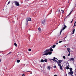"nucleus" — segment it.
<instances>
[{
  "label": "nucleus",
  "mask_w": 76,
  "mask_h": 76,
  "mask_svg": "<svg viewBox=\"0 0 76 76\" xmlns=\"http://www.w3.org/2000/svg\"><path fill=\"white\" fill-rule=\"evenodd\" d=\"M52 48L53 47H51L50 49L46 50L42 53V55L43 56H47L48 55H51L52 54L51 51H53V50L52 49Z\"/></svg>",
  "instance_id": "obj_1"
},
{
  "label": "nucleus",
  "mask_w": 76,
  "mask_h": 76,
  "mask_svg": "<svg viewBox=\"0 0 76 76\" xmlns=\"http://www.w3.org/2000/svg\"><path fill=\"white\" fill-rule=\"evenodd\" d=\"M64 26L63 25V29L61 30L60 31V34H61V33L62 32V31H63V30H64V29H66V28L67 26H66L65 24H64V27H63Z\"/></svg>",
  "instance_id": "obj_2"
},
{
  "label": "nucleus",
  "mask_w": 76,
  "mask_h": 76,
  "mask_svg": "<svg viewBox=\"0 0 76 76\" xmlns=\"http://www.w3.org/2000/svg\"><path fill=\"white\" fill-rule=\"evenodd\" d=\"M14 3H15V4L16 6H20V5L19 4V3L18 2H17V1H15L14 2Z\"/></svg>",
  "instance_id": "obj_3"
},
{
  "label": "nucleus",
  "mask_w": 76,
  "mask_h": 76,
  "mask_svg": "<svg viewBox=\"0 0 76 76\" xmlns=\"http://www.w3.org/2000/svg\"><path fill=\"white\" fill-rule=\"evenodd\" d=\"M73 74V72L72 71L69 72L68 73V75L69 76H72Z\"/></svg>",
  "instance_id": "obj_4"
},
{
  "label": "nucleus",
  "mask_w": 76,
  "mask_h": 76,
  "mask_svg": "<svg viewBox=\"0 0 76 76\" xmlns=\"http://www.w3.org/2000/svg\"><path fill=\"white\" fill-rule=\"evenodd\" d=\"M58 66L59 67H60V69L61 70H62V66H61V64L60 63H58Z\"/></svg>",
  "instance_id": "obj_5"
},
{
  "label": "nucleus",
  "mask_w": 76,
  "mask_h": 76,
  "mask_svg": "<svg viewBox=\"0 0 76 76\" xmlns=\"http://www.w3.org/2000/svg\"><path fill=\"white\" fill-rule=\"evenodd\" d=\"M31 18H28L27 19V21L28 22V21H31Z\"/></svg>",
  "instance_id": "obj_6"
},
{
  "label": "nucleus",
  "mask_w": 76,
  "mask_h": 76,
  "mask_svg": "<svg viewBox=\"0 0 76 76\" xmlns=\"http://www.w3.org/2000/svg\"><path fill=\"white\" fill-rule=\"evenodd\" d=\"M69 60H70V61H71V60H72V61H74V60H75V59L73 58H72L70 59Z\"/></svg>",
  "instance_id": "obj_7"
},
{
  "label": "nucleus",
  "mask_w": 76,
  "mask_h": 76,
  "mask_svg": "<svg viewBox=\"0 0 76 76\" xmlns=\"http://www.w3.org/2000/svg\"><path fill=\"white\" fill-rule=\"evenodd\" d=\"M56 58L55 57H54L53 58V59H50V61H51V60H53V61H54V60L55 59H56Z\"/></svg>",
  "instance_id": "obj_8"
},
{
  "label": "nucleus",
  "mask_w": 76,
  "mask_h": 76,
  "mask_svg": "<svg viewBox=\"0 0 76 76\" xmlns=\"http://www.w3.org/2000/svg\"><path fill=\"white\" fill-rule=\"evenodd\" d=\"M71 11L69 13V14L67 16H69V15H70V14H71V13H72V12L73 11V9H72L71 10Z\"/></svg>",
  "instance_id": "obj_9"
},
{
  "label": "nucleus",
  "mask_w": 76,
  "mask_h": 76,
  "mask_svg": "<svg viewBox=\"0 0 76 76\" xmlns=\"http://www.w3.org/2000/svg\"><path fill=\"white\" fill-rule=\"evenodd\" d=\"M45 22V20H43L42 21V24H44V23Z\"/></svg>",
  "instance_id": "obj_10"
},
{
  "label": "nucleus",
  "mask_w": 76,
  "mask_h": 76,
  "mask_svg": "<svg viewBox=\"0 0 76 76\" xmlns=\"http://www.w3.org/2000/svg\"><path fill=\"white\" fill-rule=\"evenodd\" d=\"M58 62H57V64H58V63H61V60H59V61H58Z\"/></svg>",
  "instance_id": "obj_11"
},
{
  "label": "nucleus",
  "mask_w": 76,
  "mask_h": 76,
  "mask_svg": "<svg viewBox=\"0 0 76 76\" xmlns=\"http://www.w3.org/2000/svg\"><path fill=\"white\" fill-rule=\"evenodd\" d=\"M67 50L68 51L69 53H70V48H67Z\"/></svg>",
  "instance_id": "obj_12"
},
{
  "label": "nucleus",
  "mask_w": 76,
  "mask_h": 76,
  "mask_svg": "<svg viewBox=\"0 0 76 76\" xmlns=\"http://www.w3.org/2000/svg\"><path fill=\"white\" fill-rule=\"evenodd\" d=\"M75 29H73V31H72L73 33H72V34H74V33H75Z\"/></svg>",
  "instance_id": "obj_13"
},
{
  "label": "nucleus",
  "mask_w": 76,
  "mask_h": 76,
  "mask_svg": "<svg viewBox=\"0 0 76 76\" xmlns=\"http://www.w3.org/2000/svg\"><path fill=\"white\" fill-rule=\"evenodd\" d=\"M50 69H51V68L50 66H48V70H50Z\"/></svg>",
  "instance_id": "obj_14"
},
{
  "label": "nucleus",
  "mask_w": 76,
  "mask_h": 76,
  "mask_svg": "<svg viewBox=\"0 0 76 76\" xmlns=\"http://www.w3.org/2000/svg\"><path fill=\"white\" fill-rule=\"evenodd\" d=\"M26 72H31L30 73V74H32V72L31 71H26Z\"/></svg>",
  "instance_id": "obj_15"
},
{
  "label": "nucleus",
  "mask_w": 76,
  "mask_h": 76,
  "mask_svg": "<svg viewBox=\"0 0 76 76\" xmlns=\"http://www.w3.org/2000/svg\"><path fill=\"white\" fill-rule=\"evenodd\" d=\"M56 47V45H53V46H51V47H52L53 48H55Z\"/></svg>",
  "instance_id": "obj_16"
},
{
  "label": "nucleus",
  "mask_w": 76,
  "mask_h": 76,
  "mask_svg": "<svg viewBox=\"0 0 76 76\" xmlns=\"http://www.w3.org/2000/svg\"><path fill=\"white\" fill-rule=\"evenodd\" d=\"M14 45L15 47H17V44L16 43H15Z\"/></svg>",
  "instance_id": "obj_17"
},
{
  "label": "nucleus",
  "mask_w": 76,
  "mask_h": 76,
  "mask_svg": "<svg viewBox=\"0 0 76 76\" xmlns=\"http://www.w3.org/2000/svg\"><path fill=\"white\" fill-rule=\"evenodd\" d=\"M41 63H43V62H44V60H43V59L41 60Z\"/></svg>",
  "instance_id": "obj_18"
},
{
  "label": "nucleus",
  "mask_w": 76,
  "mask_h": 76,
  "mask_svg": "<svg viewBox=\"0 0 76 76\" xmlns=\"http://www.w3.org/2000/svg\"><path fill=\"white\" fill-rule=\"evenodd\" d=\"M70 69V71H71V72H72V70H73V69H72V68H69Z\"/></svg>",
  "instance_id": "obj_19"
},
{
  "label": "nucleus",
  "mask_w": 76,
  "mask_h": 76,
  "mask_svg": "<svg viewBox=\"0 0 76 76\" xmlns=\"http://www.w3.org/2000/svg\"><path fill=\"white\" fill-rule=\"evenodd\" d=\"M17 63H19L20 62V60H19L17 61Z\"/></svg>",
  "instance_id": "obj_20"
},
{
  "label": "nucleus",
  "mask_w": 76,
  "mask_h": 76,
  "mask_svg": "<svg viewBox=\"0 0 76 76\" xmlns=\"http://www.w3.org/2000/svg\"><path fill=\"white\" fill-rule=\"evenodd\" d=\"M74 26H76V22L74 24Z\"/></svg>",
  "instance_id": "obj_21"
},
{
  "label": "nucleus",
  "mask_w": 76,
  "mask_h": 76,
  "mask_svg": "<svg viewBox=\"0 0 76 76\" xmlns=\"http://www.w3.org/2000/svg\"><path fill=\"white\" fill-rule=\"evenodd\" d=\"M44 61L45 62H47V59H45Z\"/></svg>",
  "instance_id": "obj_22"
},
{
  "label": "nucleus",
  "mask_w": 76,
  "mask_h": 76,
  "mask_svg": "<svg viewBox=\"0 0 76 76\" xmlns=\"http://www.w3.org/2000/svg\"><path fill=\"white\" fill-rule=\"evenodd\" d=\"M66 69H69V66H66Z\"/></svg>",
  "instance_id": "obj_23"
},
{
  "label": "nucleus",
  "mask_w": 76,
  "mask_h": 76,
  "mask_svg": "<svg viewBox=\"0 0 76 76\" xmlns=\"http://www.w3.org/2000/svg\"><path fill=\"white\" fill-rule=\"evenodd\" d=\"M38 30L39 31H41V28H39Z\"/></svg>",
  "instance_id": "obj_24"
},
{
  "label": "nucleus",
  "mask_w": 76,
  "mask_h": 76,
  "mask_svg": "<svg viewBox=\"0 0 76 76\" xmlns=\"http://www.w3.org/2000/svg\"><path fill=\"white\" fill-rule=\"evenodd\" d=\"M63 42V41H61L58 42L59 43H61V42Z\"/></svg>",
  "instance_id": "obj_25"
},
{
  "label": "nucleus",
  "mask_w": 76,
  "mask_h": 76,
  "mask_svg": "<svg viewBox=\"0 0 76 76\" xmlns=\"http://www.w3.org/2000/svg\"><path fill=\"white\" fill-rule=\"evenodd\" d=\"M63 58H64V59H66V57L64 56H63Z\"/></svg>",
  "instance_id": "obj_26"
},
{
  "label": "nucleus",
  "mask_w": 76,
  "mask_h": 76,
  "mask_svg": "<svg viewBox=\"0 0 76 76\" xmlns=\"http://www.w3.org/2000/svg\"><path fill=\"white\" fill-rule=\"evenodd\" d=\"M70 53H69V54L68 55V56H70Z\"/></svg>",
  "instance_id": "obj_27"
},
{
  "label": "nucleus",
  "mask_w": 76,
  "mask_h": 76,
  "mask_svg": "<svg viewBox=\"0 0 76 76\" xmlns=\"http://www.w3.org/2000/svg\"><path fill=\"white\" fill-rule=\"evenodd\" d=\"M53 68H54V69H55L56 68V66H53Z\"/></svg>",
  "instance_id": "obj_28"
},
{
  "label": "nucleus",
  "mask_w": 76,
  "mask_h": 76,
  "mask_svg": "<svg viewBox=\"0 0 76 76\" xmlns=\"http://www.w3.org/2000/svg\"><path fill=\"white\" fill-rule=\"evenodd\" d=\"M28 51H31V49H28Z\"/></svg>",
  "instance_id": "obj_29"
},
{
  "label": "nucleus",
  "mask_w": 76,
  "mask_h": 76,
  "mask_svg": "<svg viewBox=\"0 0 76 76\" xmlns=\"http://www.w3.org/2000/svg\"><path fill=\"white\" fill-rule=\"evenodd\" d=\"M10 1H9L8 3V4H10Z\"/></svg>",
  "instance_id": "obj_30"
},
{
  "label": "nucleus",
  "mask_w": 76,
  "mask_h": 76,
  "mask_svg": "<svg viewBox=\"0 0 76 76\" xmlns=\"http://www.w3.org/2000/svg\"><path fill=\"white\" fill-rule=\"evenodd\" d=\"M61 11L62 13H64V10H61Z\"/></svg>",
  "instance_id": "obj_31"
},
{
  "label": "nucleus",
  "mask_w": 76,
  "mask_h": 76,
  "mask_svg": "<svg viewBox=\"0 0 76 76\" xmlns=\"http://www.w3.org/2000/svg\"><path fill=\"white\" fill-rule=\"evenodd\" d=\"M54 61H56V62H58L57 61V60H56L55 59Z\"/></svg>",
  "instance_id": "obj_32"
},
{
  "label": "nucleus",
  "mask_w": 76,
  "mask_h": 76,
  "mask_svg": "<svg viewBox=\"0 0 76 76\" xmlns=\"http://www.w3.org/2000/svg\"><path fill=\"white\" fill-rule=\"evenodd\" d=\"M22 76H25V74H23L22 75Z\"/></svg>",
  "instance_id": "obj_33"
},
{
  "label": "nucleus",
  "mask_w": 76,
  "mask_h": 76,
  "mask_svg": "<svg viewBox=\"0 0 76 76\" xmlns=\"http://www.w3.org/2000/svg\"><path fill=\"white\" fill-rule=\"evenodd\" d=\"M54 76H57V75H54Z\"/></svg>",
  "instance_id": "obj_34"
},
{
  "label": "nucleus",
  "mask_w": 76,
  "mask_h": 76,
  "mask_svg": "<svg viewBox=\"0 0 76 76\" xmlns=\"http://www.w3.org/2000/svg\"><path fill=\"white\" fill-rule=\"evenodd\" d=\"M72 22H73V20H72V21H71V23H72Z\"/></svg>",
  "instance_id": "obj_35"
},
{
  "label": "nucleus",
  "mask_w": 76,
  "mask_h": 76,
  "mask_svg": "<svg viewBox=\"0 0 76 76\" xmlns=\"http://www.w3.org/2000/svg\"><path fill=\"white\" fill-rule=\"evenodd\" d=\"M11 54V52H10L8 53V54Z\"/></svg>",
  "instance_id": "obj_36"
},
{
  "label": "nucleus",
  "mask_w": 76,
  "mask_h": 76,
  "mask_svg": "<svg viewBox=\"0 0 76 76\" xmlns=\"http://www.w3.org/2000/svg\"><path fill=\"white\" fill-rule=\"evenodd\" d=\"M58 43H56V44L57 45V44H58Z\"/></svg>",
  "instance_id": "obj_37"
},
{
  "label": "nucleus",
  "mask_w": 76,
  "mask_h": 76,
  "mask_svg": "<svg viewBox=\"0 0 76 76\" xmlns=\"http://www.w3.org/2000/svg\"><path fill=\"white\" fill-rule=\"evenodd\" d=\"M56 60H58V59H57V58H56Z\"/></svg>",
  "instance_id": "obj_38"
},
{
  "label": "nucleus",
  "mask_w": 76,
  "mask_h": 76,
  "mask_svg": "<svg viewBox=\"0 0 76 76\" xmlns=\"http://www.w3.org/2000/svg\"><path fill=\"white\" fill-rule=\"evenodd\" d=\"M66 37H67L66 36V37H65V38H66Z\"/></svg>",
  "instance_id": "obj_39"
},
{
  "label": "nucleus",
  "mask_w": 76,
  "mask_h": 76,
  "mask_svg": "<svg viewBox=\"0 0 76 76\" xmlns=\"http://www.w3.org/2000/svg\"><path fill=\"white\" fill-rule=\"evenodd\" d=\"M71 76H74L73 75H71Z\"/></svg>",
  "instance_id": "obj_40"
},
{
  "label": "nucleus",
  "mask_w": 76,
  "mask_h": 76,
  "mask_svg": "<svg viewBox=\"0 0 76 76\" xmlns=\"http://www.w3.org/2000/svg\"><path fill=\"white\" fill-rule=\"evenodd\" d=\"M66 47V45H65V47Z\"/></svg>",
  "instance_id": "obj_41"
},
{
  "label": "nucleus",
  "mask_w": 76,
  "mask_h": 76,
  "mask_svg": "<svg viewBox=\"0 0 76 76\" xmlns=\"http://www.w3.org/2000/svg\"><path fill=\"white\" fill-rule=\"evenodd\" d=\"M1 61V59H0V62Z\"/></svg>",
  "instance_id": "obj_42"
},
{
  "label": "nucleus",
  "mask_w": 76,
  "mask_h": 76,
  "mask_svg": "<svg viewBox=\"0 0 76 76\" xmlns=\"http://www.w3.org/2000/svg\"><path fill=\"white\" fill-rule=\"evenodd\" d=\"M68 66H69V65H68Z\"/></svg>",
  "instance_id": "obj_43"
}]
</instances>
